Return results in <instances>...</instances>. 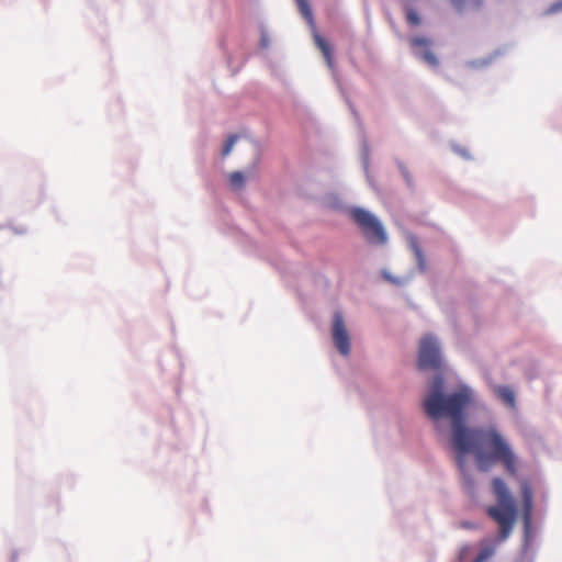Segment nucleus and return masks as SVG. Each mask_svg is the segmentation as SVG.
<instances>
[{"label":"nucleus","mask_w":562,"mask_h":562,"mask_svg":"<svg viewBox=\"0 0 562 562\" xmlns=\"http://www.w3.org/2000/svg\"><path fill=\"white\" fill-rule=\"evenodd\" d=\"M314 40H315L317 47L323 53V56L325 57L327 65L331 68L334 66V60H333L330 45L319 34H315Z\"/></svg>","instance_id":"nucleus-8"},{"label":"nucleus","mask_w":562,"mask_h":562,"mask_svg":"<svg viewBox=\"0 0 562 562\" xmlns=\"http://www.w3.org/2000/svg\"><path fill=\"white\" fill-rule=\"evenodd\" d=\"M430 41L426 37L417 36L411 40V46L417 50L418 48H424L423 52H416V54L423 58L430 66H438V58L436 55L429 49Z\"/></svg>","instance_id":"nucleus-6"},{"label":"nucleus","mask_w":562,"mask_h":562,"mask_svg":"<svg viewBox=\"0 0 562 562\" xmlns=\"http://www.w3.org/2000/svg\"><path fill=\"white\" fill-rule=\"evenodd\" d=\"M493 492L497 504L486 508L487 515L499 526V540H506L516 521L517 508L505 482L501 477L492 481Z\"/></svg>","instance_id":"nucleus-2"},{"label":"nucleus","mask_w":562,"mask_h":562,"mask_svg":"<svg viewBox=\"0 0 562 562\" xmlns=\"http://www.w3.org/2000/svg\"><path fill=\"white\" fill-rule=\"evenodd\" d=\"M440 364L441 357L437 339L432 335H425L419 342L418 368L436 370Z\"/></svg>","instance_id":"nucleus-4"},{"label":"nucleus","mask_w":562,"mask_h":562,"mask_svg":"<svg viewBox=\"0 0 562 562\" xmlns=\"http://www.w3.org/2000/svg\"><path fill=\"white\" fill-rule=\"evenodd\" d=\"M443 379H434L431 390L423 402L424 411L432 420L447 417L451 420L452 446L457 452V463L469 490L472 482L465 474L464 456L473 452L480 471L486 472L492 464L501 462L510 475H516L518 460L509 443L494 426L468 428L464 412L473 400L469 387L443 394Z\"/></svg>","instance_id":"nucleus-1"},{"label":"nucleus","mask_w":562,"mask_h":562,"mask_svg":"<svg viewBox=\"0 0 562 562\" xmlns=\"http://www.w3.org/2000/svg\"><path fill=\"white\" fill-rule=\"evenodd\" d=\"M412 247H413L419 269L422 271H425L426 270V259H425L422 248L419 247V245L416 241L412 243Z\"/></svg>","instance_id":"nucleus-10"},{"label":"nucleus","mask_w":562,"mask_h":562,"mask_svg":"<svg viewBox=\"0 0 562 562\" xmlns=\"http://www.w3.org/2000/svg\"><path fill=\"white\" fill-rule=\"evenodd\" d=\"M398 167H400L401 172H402L403 177L405 178L407 184L411 186L412 184V176H411L409 171L403 164H400Z\"/></svg>","instance_id":"nucleus-17"},{"label":"nucleus","mask_w":562,"mask_h":562,"mask_svg":"<svg viewBox=\"0 0 562 562\" xmlns=\"http://www.w3.org/2000/svg\"><path fill=\"white\" fill-rule=\"evenodd\" d=\"M296 2H297V5H299L300 11L302 12V14L306 19L312 20V12H311V9H310L307 0H296Z\"/></svg>","instance_id":"nucleus-14"},{"label":"nucleus","mask_w":562,"mask_h":562,"mask_svg":"<svg viewBox=\"0 0 562 562\" xmlns=\"http://www.w3.org/2000/svg\"><path fill=\"white\" fill-rule=\"evenodd\" d=\"M495 552V548L492 546L484 547L480 550L476 559L486 562Z\"/></svg>","instance_id":"nucleus-11"},{"label":"nucleus","mask_w":562,"mask_h":562,"mask_svg":"<svg viewBox=\"0 0 562 562\" xmlns=\"http://www.w3.org/2000/svg\"><path fill=\"white\" fill-rule=\"evenodd\" d=\"M522 501L532 499V491L527 482L521 485Z\"/></svg>","instance_id":"nucleus-16"},{"label":"nucleus","mask_w":562,"mask_h":562,"mask_svg":"<svg viewBox=\"0 0 562 562\" xmlns=\"http://www.w3.org/2000/svg\"><path fill=\"white\" fill-rule=\"evenodd\" d=\"M495 395L509 407H515V393L509 386H496Z\"/></svg>","instance_id":"nucleus-7"},{"label":"nucleus","mask_w":562,"mask_h":562,"mask_svg":"<svg viewBox=\"0 0 562 562\" xmlns=\"http://www.w3.org/2000/svg\"><path fill=\"white\" fill-rule=\"evenodd\" d=\"M351 220L357 224L366 240L371 245H384L387 234L376 216L362 207L349 210Z\"/></svg>","instance_id":"nucleus-3"},{"label":"nucleus","mask_w":562,"mask_h":562,"mask_svg":"<svg viewBox=\"0 0 562 562\" xmlns=\"http://www.w3.org/2000/svg\"><path fill=\"white\" fill-rule=\"evenodd\" d=\"M333 340L338 351L347 356L350 352V337L345 325L344 317L336 313L333 319Z\"/></svg>","instance_id":"nucleus-5"},{"label":"nucleus","mask_w":562,"mask_h":562,"mask_svg":"<svg viewBox=\"0 0 562 562\" xmlns=\"http://www.w3.org/2000/svg\"><path fill=\"white\" fill-rule=\"evenodd\" d=\"M531 512H532V499H525L524 501V517L527 522L530 520Z\"/></svg>","instance_id":"nucleus-15"},{"label":"nucleus","mask_w":562,"mask_h":562,"mask_svg":"<svg viewBox=\"0 0 562 562\" xmlns=\"http://www.w3.org/2000/svg\"><path fill=\"white\" fill-rule=\"evenodd\" d=\"M406 20L413 26H416V25L420 24L419 14H418V12L415 9H408L406 11Z\"/></svg>","instance_id":"nucleus-12"},{"label":"nucleus","mask_w":562,"mask_h":562,"mask_svg":"<svg viewBox=\"0 0 562 562\" xmlns=\"http://www.w3.org/2000/svg\"><path fill=\"white\" fill-rule=\"evenodd\" d=\"M229 186L234 190H240L245 184V177L240 171H234L228 177Z\"/></svg>","instance_id":"nucleus-9"},{"label":"nucleus","mask_w":562,"mask_h":562,"mask_svg":"<svg viewBox=\"0 0 562 562\" xmlns=\"http://www.w3.org/2000/svg\"><path fill=\"white\" fill-rule=\"evenodd\" d=\"M237 138H238L237 135H229L228 136L226 143L223 146V150H222V155L224 157L227 156L232 151L235 143L237 142Z\"/></svg>","instance_id":"nucleus-13"}]
</instances>
